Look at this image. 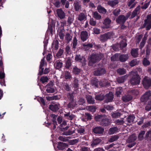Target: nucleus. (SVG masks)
Here are the masks:
<instances>
[{
	"mask_svg": "<svg viewBox=\"0 0 151 151\" xmlns=\"http://www.w3.org/2000/svg\"><path fill=\"white\" fill-rule=\"evenodd\" d=\"M58 42L57 41L53 42L52 44V47L54 50H56L58 48Z\"/></svg>",
	"mask_w": 151,
	"mask_h": 151,
	"instance_id": "45",
	"label": "nucleus"
},
{
	"mask_svg": "<svg viewBox=\"0 0 151 151\" xmlns=\"http://www.w3.org/2000/svg\"><path fill=\"white\" fill-rule=\"evenodd\" d=\"M87 14L86 13H81L78 15V19L80 21H82L86 18Z\"/></svg>",
	"mask_w": 151,
	"mask_h": 151,
	"instance_id": "13",
	"label": "nucleus"
},
{
	"mask_svg": "<svg viewBox=\"0 0 151 151\" xmlns=\"http://www.w3.org/2000/svg\"><path fill=\"white\" fill-rule=\"evenodd\" d=\"M129 92L130 94L135 96L138 95L139 93L138 91L137 90L135 89H132L131 91H129Z\"/></svg>",
	"mask_w": 151,
	"mask_h": 151,
	"instance_id": "55",
	"label": "nucleus"
},
{
	"mask_svg": "<svg viewBox=\"0 0 151 151\" xmlns=\"http://www.w3.org/2000/svg\"><path fill=\"white\" fill-rule=\"evenodd\" d=\"M62 62L60 61H57L56 64V68L58 69H59L62 67Z\"/></svg>",
	"mask_w": 151,
	"mask_h": 151,
	"instance_id": "54",
	"label": "nucleus"
},
{
	"mask_svg": "<svg viewBox=\"0 0 151 151\" xmlns=\"http://www.w3.org/2000/svg\"><path fill=\"white\" fill-rule=\"evenodd\" d=\"M72 65L71 60L70 59L67 60L65 63V67L67 69H69Z\"/></svg>",
	"mask_w": 151,
	"mask_h": 151,
	"instance_id": "46",
	"label": "nucleus"
},
{
	"mask_svg": "<svg viewBox=\"0 0 151 151\" xmlns=\"http://www.w3.org/2000/svg\"><path fill=\"white\" fill-rule=\"evenodd\" d=\"M59 104H54L50 105L49 106V109L54 111H55L59 109Z\"/></svg>",
	"mask_w": 151,
	"mask_h": 151,
	"instance_id": "22",
	"label": "nucleus"
},
{
	"mask_svg": "<svg viewBox=\"0 0 151 151\" xmlns=\"http://www.w3.org/2000/svg\"><path fill=\"white\" fill-rule=\"evenodd\" d=\"M111 22V21L108 18L105 19L103 22V24L104 26L102 27L103 28H108L110 27V24Z\"/></svg>",
	"mask_w": 151,
	"mask_h": 151,
	"instance_id": "8",
	"label": "nucleus"
},
{
	"mask_svg": "<svg viewBox=\"0 0 151 151\" xmlns=\"http://www.w3.org/2000/svg\"><path fill=\"white\" fill-rule=\"evenodd\" d=\"M119 57V54H116L111 57V60L112 61L117 60H118Z\"/></svg>",
	"mask_w": 151,
	"mask_h": 151,
	"instance_id": "56",
	"label": "nucleus"
},
{
	"mask_svg": "<svg viewBox=\"0 0 151 151\" xmlns=\"http://www.w3.org/2000/svg\"><path fill=\"white\" fill-rule=\"evenodd\" d=\"M74 133V130H69L68 131L63 133V134L64 135H69L72 134Z\"/></svg>",
	"mask_w": 151,
	"mask_h": 151,
	"instance_id": "60",
	"label": "nucleus"
},
{
	"mask_svg": "<svg viewBox=\"0 0 151 151\" xmlns=\"http://www.w3.org/2000/svg\"><path fill=\"white\" fill-rule=\"evenodd\" d=\"M74 5L76 11H78L81 9V5L80 3L76 1L74 3Z\"/></svg>",
	"mask_w": 151,
	"mask_h": 151,
	"instance_id": "27",
	"label": "nucleus"
},
{
	"mask_svg": "<svg viewBox=\"0 0 151 151\" xmlns=\"http://www.w3.org/2000/svg\"><path fill=\"white\" fill-rule=\"evenodd\" d=\"M122 87H119L116 88V95L117 96H120L122 91Z\"/></svg>",
	"mask_w": 151,
	"mask_h": 151,
	"instance_id": "35",
	"label": "nucleus"
},
{
	"mask_svg": "<svg viewBox=\"0 0 151 151\" xmlns=\"http://www.w3.org/2000/svg\"><path fill=\"white\" fill-rule=\"evenodd\" d=\"M61 2L63 5H65V8H68L69 7V4L68 1L67 0H61Z\"/></svg>",
	"mask_w": 151,
	"mask_h": 151,
	"instance_id": "47",
	"label": "nucleus"
},
{
	"mask_svg": "<svg viewBox=\"0 0 151 151\" xmlns=\"http://www.w3.org/2000/svg\"><path fill=\"white\" fill-rule=\"evenodd\" d=\"M58 35L60 39H63L65 36L64 30H60L59 32Z\"/></svg>",
	"mask_w": 151,
	"mask_h": 151,
	"instance_id": "59",
	"label": "nucleus"
},
{
	"mask_svg": "<svg viewBox=\"0 0 151 151\" xmlns=\"http://www.w3.org/2000/svg\"><path fill=\"white\" fill-rule=\"evenodd\" d=\"M141 101L142 102H151V91H146L141 98Z\"/></svg>",
	"mask_w": 151,
	"mask_h": 151,
	"instance_id": "2",
	"label": "nucleus"
},
{
	"mask_svg": "<svg viewBox=\"0 0 151 151\" xmlns=\"http://www.w3.org/2000/svg\"><path fill=\"white\" fill-rule=\"evenodd\" d=\"M68 97L70 100V101L68 105V107L71 109L75 107H77V104H76V101L73 99V96L72 95L69 94L68 95Z\"/></svg>",
	"mask_w": 151,
	"mask_h": 151,
	"instance_id": "4",
	"label": "nucleus"
},
{
	"mask_svg": "<svg viewBox=\"0 0 151 151\" xmlns=\"http://www.w3.org/2000/svg\"><path fill=\"white\" fill-rule=\"evenodd\" d=\"M135 118V116L133 115H130L128 116L127 119V121L129 124L133 122Z\"/></svg>",
	"mask_w": 151,
	"mask_h": 151,
	"instance_id": "32",
	"label": "nucleus"
},
{
	"mask_svg": "<svg viewBox=\"0 0 151 151\" xmlns=\"http://www.w3.org/2000/svg\"><path fill=\"white\" fill-rule=\"evenodd\" d=\"M138 49H133L131 51V54L132 56L134 57H137L138 56Z\"/></svg>",
	"mask_w": 151,
	"mask_h": 151,
	"instance_id": "26",
	"label": "nucleus"
},
{
	"mask_svg": "<svg viewBox=\"0 0 151 151\" xmlns=\"http://www.w3.org/2000/svg\"><path fill=\"white\" fill-rule=\"evenodd\" d=\"M101 124L106 126L110 124L109 119L107 118L106 116L104 115V118L101 122H100Z\"/></svg>",
	"mask_w": 151,
	"mask_h": 151,
	"instance_id": "15",
	"label": "nucleus"
},
{
	"mask_svg": "<svg viewBox=\"0 0 151 151\" xmlns=\"http://www.w3.org/2000/svg\"><path fill=\"white\" fill-rule=\"evenodd\" d=\"M145 133V131H141L139 134L138 136V139L140 140H142L143 138V136Z\"/></svg>",
	"mask_w": 151,
	"mask_h": 151,
	"instance_id": "51",
	"label": "nucleus"
},
{
	"mask_svg": "<svg viewBox=\"0 0 151 151\" xmlns=\"http://www.w3.org/2000/svg\"><path fill=\"white\" fill-rule=\"evenodd\" d=\"M101 141V140L99 138L95 139L93 140L91 145L93 146L96 145L98 144Z\"/></svg>",
	"mask_w": 151,
	"mask_h": 151,
	"instance_id": "49",
	"label": "nucleus"
},
{
	"mask_svg": "<svg viewBox=\"0 0 151 151\" xmlns=\"http://www.w3.org/2000/svg\"><path fill=\"white\" fill-rule=\"evenodd\" d=\"M68 145L65 143L60 142H58L57 147L59 150H63L66 147H67Z\"/></svg>",
	"mask_w": 151,
	"mask_h": 151,
	"instance_id": "19",
	"label": "nucleus"
},
{
	"mask_svg": "<svg viewBox=\"0 0 151 151\" xmlns=\"http://www.w3.org/2000/svg\"><path fill=\"white\" fill-rule=\"evenodd\" d=\"M102 54H93L90 56L89 61L93 63H95L100 60L102 57Z\"/></svg>",
	"mask_w": 151,
	"mask_h": 151,
	"instance_id": "6",
	"label": "nucleus"
},
{
	"mask_svg": "<svg viewBox=\"0 0 151 151\" xmlns=\"http://www.w3.org/2000/svg\"><path fill=\"white\" fill-rule=\"evenodd\" d=\"M104 115H98L95 117V119L96 121L101 122L104 118Z\"/></svg>",
	"mask_w": 151,
	"mask_h": 151,
	"instance_id": "38",
	"label": "nucleus"
},
{
	"mask_svg": "<svg viewBox=\"0 0 151 151\" xmlns=\"http://www.w3.org/2000/svg\"><path fill=\"white\" fill-rule=\"evenodd\" d=\"M48 80V78L46 76L42 77L40 79V81L43 83L47 82Z\"/></svg>",
	"mask_w": 151,
	"mask_h": 151,
	"instance_id": "63",
	"label": "nucleus"
},
{
	"mask_svg": "<svg viewBox=\"0 0 151 151\" xmlns=\"http://www.w3.org/2000/svg\"><path fill=\"white\" fill-rule=\"evenodd\" d=\"M64 77L67 81L70 80L72 78L70 73L68 71H65V72Z\"/></svg>",
	"mask_w": 151,
	"mask_h": 151,
	"instance_id": "30",
	"label": "nucleus"
},
{
	"mask_svg": "<svg viewBox=\"0 0 151 151\" xmlns=\"http://www.w3.org/2000/svg\"><path fill=\"white\" fill-rule=\"evenodd\" d=\"M143 26L147 30H149L151 28V14L147 16L146 19L144 20Z\"/></svg>",
	"mask_w": 151,
	"mask_h": 151,
	"instance_id": "3",
	"label": "nucleus"
},
{
	"mask_svg": "<svg viewBox=\"0 0 151 151\" xmlns=\"http://www.w3.org/2000/svg\"><path fill=\"white\" fill-rule=\"evenodd\" d=\"M135 0H130L129 2L128 6L130 9L134 7L136 5V2H134Z\"/></svg>",
	"mask_w": 151,
	"mask_h": 151,
	"instance_id": "37",
	"label": "nucleus"
},
{
	"mask_svg": "<svg viewBox=\"0 0 151 151\" xmlns=\"http://www.w3.org/2000/svg\"><path fill=\"white\" fill-rule=\"evenodd\" d=\"M62 86L63 88L67 91H69L70 90V87H69V84L67 83H63Z\"/></svg>",
	"mask_w": 151,
	"mask_h": 151,
	"instance_id": "39",
	"label": "nucleus"
},
{
	"mask_svg": "<svg viewBox=\"0 0 151 151\" xmlns=\"http://www.w3.org/2000/svg\"><path fill=\"white\" fill-rule=\"evenodd\" d=\"M104 131V129L101 127H97L93 129L94 133L96 134L102 133Z\"/></svg>",
	"mask_w": 151,
	"mask_h": 151,
	"instance_id": "21",
	"label": "nucleus"
},
{
	"mask_svg": "<svg viewBox=\"0 0 151 151\" xmlns=\"http://www.w3.org/2000/svg\"><path fill=\"white\" fill-rule=\"evenodd\" d=\"M81 38L83 42L85 41L88 38V32L86 31L82 32L81 34Z\"/></svg>",
	"mask_w": 151,
	"mask_h": 151,
	"instance_id": "16",
	"label": "nucleus"
},
{
	"mask_svg": "<svg viewBox=\"0 0 151 151\" xmlns=\"http://www.w3.org/2000/svg\"><path fill=\"white\" fill-rule=\"evenodd\" d=\"M72 37V36L70 34L68 33H67L65 36V39L69 42L71 40Z\"/></svg>",
	"mask_w": 151,
	"mask_h": 151,
	"instance_id": "43",
	"label": "nucleus"
},
{
	"mask_svg": "<svg viewBox=\"0 0 151 151\" xmlns=\"http://www.w3.org/2000/svg\"><path fill=\"white\" fill-rule=\"evenodd\" d=\"M127 20L125 18V16L123 15H120L116 19V21L118 23L123 24Z\"/></svg>",
	"mask_w": 151,
	"mask_h": 151,
	"instance_id": "10",
	"label": "nucleus"
},
{
	"mask_svg": "<svg viewBox=\"0 0 151 151\" xmlns=\"http://www.w3.org/2000/svg\"><path fill=\"white\" fill-rule=\"evenodd\" d=\"M97 9L98 12L101 13L105 14L106 12V10L101 6H99L97 7Z\"/></svg>",
	"mask_w": 151,
	"mask_h": 151,
	"instance_id": "33",
	"label": "nucleus"
},
{
	"mask_svg": "<svg viewBox=\"0 0 151 151\" xmlns=\"http://www.w3.org/2000/svg\"><path fill=\"white\" fill-rule=\"evenodd\" d=\"M121 115L120 113L119 112H116L113 113L111 114V116L112 117L114 118H117L119 117Z\"/></svg>",
	"mask_w": 151,
	"mask_h": 151,
	"instance_id": "58",
	"label": "nucleus"
},
{
	"mask_svg": "<svg viewBox=\"0 0 151 151\" xmlns=\"http://www.w3.org/2000/svg\"><path fill=\"white\" fill-rule=\"evenodd\" d=\"M64 115L65 116L67 117V118L70 120H72L75 117V116L74 115L70 114V112L65 114Z\"/></svg>",
	"mask_w": 151,
	"mask_h": 151,
	"instance_id": "36",
	"label": "nucleus"
},
{
	"mask_svg": "<svg viewBox=\"0 0 151 151\" xmlns=\"http://www.w3.org/2000/svg\"><path fill=\"white\" fill-rule=\"evenodd\" d=\"M93 17L97 20L100 19L101 18V17L100 15L96 12H93Z\"/></svg>",
	"mask_w": 151,
	"mask_h": 151,
	"instance_id": "34",
	"label": "nucleus"
},
{
	"mask_svg": "<svg viewBox=\"0 0 151 151\" xmlns=\"http://www.w3.org/2000/svg\"><path fill=\"white\" fill-rule=\"evenodd\" d=\"M130 75L132 76L129 81L130 84L133 85L138 84L140 82V78L137 71H132L131 72Z\"/></svg>",
	"mask_w": 151,
	"mask_h": 151,
	"instance_id": "1",
	"label": "nucleus"
},
{
	"mask_svg": "<svg viewBox=\"0 0 151 151\" xmlns=\"http://www.w3.org/2000/svg\"><path fill=\"white\" fill-rule=\"evenodd\" d=\"M117 72L120 75H123L125 74L126 73V70L124 68H120L118 69L117 70Z\"/></svg>",
	"mask_w": 151,
	"mask_h": 151,
	"instance_id": "50",
	"label": "nucleus"
},
{
	"mask_svg": "<svg viewBox=\"0 0 151 151\" xmlns=\"http://www.w3.org/2000/svg\"><path fill=\"white\" fill-rule=\"evenodd\" d=\"M74 20L73 16H69L68 17L67 22L68 25H70L73 22Z\"/></svg>",
	"mask_w": 151,
	"mask_h": 151,
	"instance_id": "44",
	"label": "nucleus"
},
{
	"mask_svg": "<svg viewBox=\"0 0 151 151\" xmlns=\"http://www.w3.org/2000/svg\"><path fill=\"white\" fill-rule=\"evenodd\" d=\"M127 45L126 40L123 39L120 42V47L121 48L125 47L127 46Z\"/></svg>",
	"mask_w": 151,
	"mask_h": 151,
	"instance_id": "48",
	"label": "nucleus"
},
{
	"mask_svg": "<svg viewBox=\"0 0 151 151\" xmlns=\"http://www.w3.org/2000/svg\"><path fill=\"white\" fill-rule=\"evenodd\" d=\"M128 77V75H126L122 77L117 78L116 80L119 83H122L124 82Z\"/></svg>",
	"mask_w": 151,
	"mask_h": 151,
	"instance_id": "17",
	"label": "nucleus"
},
{
	"mask_svg": "<svg viewBox=\"0 0 151 151\" xmlns=\"http://www.w3.org/2000/svg\"><path fill=\"white\" fill-rule=\"evenodd\" d=\"M113 94L112 92H109V93L106 95L107 98L106 100L107 102H109L112 101L113 98Z\"/></svg>",
	"mask_w": 151,
	"mask_h": 151,
	"instance_id": "23",
	"label": "nucleus"
},
{
	"mask_svg": "<svg viewBox=\"0 0 151 151\" xmlns=\"http://www.w3.org/2000/svg\"><path fill=\"white\" fill-rule=\"evenodd\" d=\"M47 87L46 91L47 93H52L54 92L55 89L51 86L49 87V84L47 85Z\"/></svg>",
	"mask_w": 151,
	"mask_h": 151,
	"instance_id": "41",
	"label": "nucleus"
},
{
	"mask_svg": "<svg viewBox=\"0 0 151 151\" xmlns=\"http://www.w3.org/2000/svg\"><path fill=\"white\" fill-rule=\"evenodd\" d=\"M75 60L76 61L84 63L85 62V58L80 55H76Z\"/></svg>",
	"mask_w": 151,
	"mask_h": 151,
	"instance_id": "14",
	"label": "nucleus"
},
{
	"mask_svg": "<svg viewBox=\"0 0 151 151\" xmlns=\"http://www.w3.org/2000/svg\"><path fill=\"white\" fill-rule=\"evenodd\" d=\"M118 2L117 0H109L108 2V4L110 6L113 7L118 4Z\"/></svg>",
	"mask_w": 151,
	"mask_h": 151,
	"instance_id": "29",
	"label": "nucleus"
},
{
	"mask_svg": "<svg viewBox=\"0 0 151 151\" xmlns=\"http://www.w3.org/2000/svg\"><path fill=\"white\" fill-rule=\"evenodd\" d=\"M142 84L144 87L146 89L151 86V80L148 77H145L142 81Z\"/></svg>",
	"mask_w": 151,
	"mask_h": 151,
	"instance_id": "7",
	"label": "nucleus"
},
{
	"mask_svg": "<svg viewBox=\"0 0 151 151\" xmlns=\"http://www.w3.org/2000/svg\"><path fill=\"white\" fill-rule=\"evenodd\" d=\"M45 58H43L41 60L40 62V70H39V74L40 75H41L43 74V72L44 68L43 67L44 65H45V64L44 63Z\"/></svg>",
	"mask_w": 151,
	"mask_h": 151,
	"instance_id": "11",
	"label": "nucleus"
},
{
	"mask_svg": "<svg viewBox=\"0 0 151 151\" xmlns=\"http://www.w3.org/2000/svg\"><path fill=\"white\" fill-rule=\"evenodd\" d=\"M137 138V137L135 134H132L129 136L128 140L129 142H133L136 140Z\"/></svg>",
	"mask_w": 151,
	"mask_h": 151,
	"instance_id": "31",
	"label": "nucleus"
},
{
	"mask_svg": "<svg viewBox=\"0 0 151 151\" xmlns=\"http://www.w3.org/2000/svg\"><path fill=\"white\" fill-rule=\"evenodd\" d=\"M83 46L85 47L86 49L88 50L90 48H92L93 47V45L91 43L88 44H83Z\"/></svg>",
	"mask_w": 151,
	"mask_h": 151,
	"instance_id": "57",
	"label": "nucleus"
},
{
	"mask_svg": "<svg viewBox=\"0 0 151 151\" xmlns=\"http://www.w3.org/2000/svg\"><path fill=\"white\" fill-rule=\"evenodd\" d=\"M58 16L60 19H64L65 17V14L61 9H58L57 10Z\"/></svg>",
	"mask_w": 151,
	"mask_h": 151,
	"instance_id": "12",
	"label": "nucleus"
},
{
	"mask_svg": "<svg viewBox=\"0 0 151 151\" xmlns=\"http://www.w3.org/2000/svg\"><path fill=\"white\" fill-rule=\"evenodd\" d=\"M118 129L117 127H113L110 129L109 131V133L110 134L116 133L118 132Z\"/></svg>",
	"mask_w": 151,
	"mask_h": 151,
	"instance_id": "28",
	"label": "nucleus"
},
{
	"mask_svg": "<svg viewBox=\"0 0 151 151\" xmlns=\"http://www.w3.org/2000/svg\"><path fill=\"white\" fill-rule=\"evenodd\" d=\"M104 98V96L102 94L98 95L96 96V99L98 100H102Z\"/></svg>",
	"mask_w": 151,
	"mask_h": 151,
	"instance_id": "53",
	"label": "nucleus"
},
{
	"mask_svg": "<svg viewBox=\"0 0 151 151\" xmlns=\"http://www.w3.org/2000/svg\"><path fill=\"white\" fill-rule=\"evenodd\" d=\"M106 72V71L105 69L103 68H99L97 70H95L93 74L94 75L98 76L104 74Z\"/></svg>",
	"mask_w": 151,
	"mask_h": 151,
	"instance_id": "9",
	"label": "nucleus"
},
{
	"mask_svg": "<svg viewBox=\"0 0 151 151\" xmlns=\"http://www.w3.org/2000/svg\"><path fill=\"white\" fill-rule=\"evenodd\" d=\"M96 108L94 106H89L86 107V109L92 112H94L96 111Z\"/></svg>",
	"mask_w": 151,
	"mask_h": 151,
	"instance_id": "42",
	"label": "nucleus"
},
{
	"mask_svg": "<svg viewBox=\"0 0 151 151\" xmlns=\"http://www.w3.org/2000/svg\"><path fill=\"white\" fill-rule=\"evenodd\" d=\"M86 99L88 102L90 104H93L94 103V99L93 98L92 96L89 95L86 96Z\"/></svg>",
	"mask_w": 151,
	"mask_h": 151,
	"instance_id": "25",
	"label": "nucleus"
},
{
	"mask_svg": "<svg viewBox=\"0 0 151 151\" xmlns=\"http://www.w3.org/2000/svg\"><path fill=\"white\" fill-rule=\"evenodd\" d=\"M140 8V6H138L135 8V10L132 12V15L130 17L131 18H134L139 13Z\"/></svg>",
	"mask_w": 151,
	"mask_h": 151,
	"instance_id": "18",
	"label": "nucleus"
},
{
	"mask_svg": "<svg viewBox=\"0 0 151 151\" xmlns=\"http://www.w3.org/2000/svg\"><path fill=\"white\" fill-rule=\"evenodd\" d=\"M120 12V9H117L114 10L112 12V13L114 15L117 16L119 15Z\"/></svg>",
	"mask_w": 151,
	"mask_h": 151,
	"instance_id": "62",
	"label": "nucleus"
},
{
	"mask_svg": "<svg viewBox=\"0 0 151 151\" xmlns=\"http://www.w3.org/2000/svg\"><path fill=\"white\" fill-rule=\"evenodd\" d=\"M128 58V54L121 55L119 56V60L122 62L126 61Z\"/></svg>",
	"mask_w": 151,
	"mask_h": 151,
	"instance_id": "20",
	"label": "nucleus"
},
{
	"mask_svg": "<svg viewBox=\"0 0 151 151\" xmlns=\"http://www.w3.org/2000/svg\"><path fill=\"white\" fill-rule=\"evenodd\" d=\"M132 99V96L130 95H124L122 97V99L123 101L127 102L131 100Z\"/></svg>",
	"mask_w": 151,
	"mask_h": 151,
	"instance_id": "24",
	"label": "nucleus"
},
{
	"mask_svg": "<svg viewBox=\"0 0 151 151\" xmlns=\"http://www.w3.org/2000/svg\"><path fill=\"white\" fill-rule=\"evenodd\" d=\"M147 59L146 57L143 59L142 63L143 65L145 66L148 65L150 64V62L147 60Z\"/></svg>",
	"mask_w": 151,
	"mask_h": 151,
	"instance_id": "52",
	"label": "nucleus"
},
{
	"mask_svg": "<svg viewBox=\"0 0 151 151\" xmlns=\"http://www.w3.org/2000/svg\"><path fill=\"white\" fill-rule=\"evenodd\" d=\"M114 33L112 32H108L104 35H101L100 37V39L102 42H105L108 39L112 37Z\"/></svg>",
	"mask_w": 151,
	"mask_h": 151,
	"instance_id": "5",
	"label": "nucleus"
},
{
	"mask_svg": "<svg viewBox=\"0 0 151 151\" xmlns=\"http://www.w3.org/2000/svg\"><path fill=\"white\" fill-rule=\"evenodd\" d=\"M77 40L76 37H74L73 38V48L75 49L76 48V46L77 45Z\"/></svg>",
	"mask_w": 151,
	"mask_h": 151,
	"instance_id": "61",
	"label": "nucleus"
},
{
	"mask_svg": "<svg viewBox=\"0 0 151 151\" xmlns=\"http://www.w3.org/2000/svg\"><path fill=\"white\" fill-rule=\"evenodd\" d=\"M119 136L117 135L112 136L109 139L108 141L110 142H113L119 138Z\"/></svg>",
	"mask_w": 151,
	"mask_h": 151,
	"instance_id": "40",
	"label": "nucleus"
},
{
	"mask_svg": "<svg viewBox=\"0 0 151 151\" xmlns=\"http://www.w3.org/2000/svg\"><path fill=\"white\" fill-rule=\"evenodd\" d=\"M73 72L75 74H77L80 73V69L75 66L73 68Z\"/></svg>",
	"mask_w": 151,
	"mask_h": 151,
	"instance_id": "64",
	"label": "nucleus"
}]
</instances>
